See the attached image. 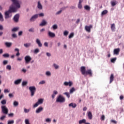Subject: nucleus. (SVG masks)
<instances>
[{
  "label": "nucleus",
  "instance_id": "nucleus-1",
  "mask_svg": "<svg viewBox=\"0 0 124 124\" xmlns=\"http://www.w3.org/2000/svg\"><path fill=\"white\" fill-rule=\"evenodd\" d=\"M17 8V7L15 8L14 7H10V9L8 11L5 12V19H8V18H10V17H11V16H10L9 15L12 12H16Z\"/></svg>",
  "mask_w": 124,
  "mask_h": 124
},
{
  "label": "nucleus",
  "instance_id": "nucleus-2",
  "mask_svg": "<svg viewBox=\"0 0 124 124\" xmlns=\"http://www.w3.org/2000/svg\"><path fill=\"white\" fill-rule=\"evenodd\" d=\"M56 101V102H59V103H63L65 102V98L62 95H59L57 97Z\"/></svg>",
  "mask_w": 124,
  "mask_h": 124
},
{
  "label": "nucleus",
  "instance_id": "nucleus-3",
  "mask_svg": "<svg viewBox=\"0 0 124 124\" xmlns=\"http://www.w3.org/2000/svg\"><path fill=\"white\" fill-rule=\"evenodd\" d=\"M29 90L31 93V96H33V95H34L35 92H36V88L35 87V86H30L29 88Z\"/></svg>",
  "mask_w": 124,
  "mask_h": 124
},
{
  "label": "nucleus",
  "instance_id": "nucleus-4",
  "mask_svg": "<svg viewBox=\"0 0 124 124\" xmlns=\"http://www.w3.org/2000/svg\"><path fill=\"white\" fill-rule=\"evenodd\" d=\"M13 4L16 7V8H21V5L20 4V3H19V0H11Z\"/></svg>",
  "mask_w": 124,
  "mask_h": 124
},
{
  "label": "nucleus",
  "instance_id": "nucleus-5",
  "mask_svg": "<svg viewBox=\"0 0 124 124\" xmlns=\"http://www.w3.org/2000/svg\"><path fill=\"white\" fill-rule=\"evenodd\" d=\"M1 108L2 109V112L3 114H8V108H6V106H3L1 107Z\"/></svg>",
  "mask_w": 124,
  "mask_h": 124
},
{
  "label": "nucleus",
  "instance_id": "nucleus-6",
  "mask_svg": "<svg viewBox=\"0 0 124 124\" xmlns=\"http://www.w3.org/2000/svg\"><path fill=\"white\" fill-rule=\"evenodd\" d=\"M24 60L25 61V63H29V62L31 61V57L29 55H27L25 57Z\"/></svg>",
  "mask_w": 124,
  "mask_h": 124
},
{
  "label": "nucleus",
  "instance_id": "nucleus-7",
  "mask_svg": "<svg viewBox=\"0 0 124 124\" xmlns=\"http://www.w3.org/2000/svg\"><path fill=\"white\" fill-rule=\"evenodd\" d=\"M47 35H48V36H49V37H50L51 38H54V37L56 36V34H55V33L50 31H48Z\"/></svg>",
  "mask_w": 124,
  "mask_h": 124
},
{
  "label": "nucleus",
  "instance_id": "nucleus-8",
  "mask_svg": "<svg viewBox=\"0 0 124 124\" xmlns=\"http://www.w3.org/2000/svg\"><path fill=\"white\" fill-rule=\"evenodd\" d=\"M38 18V15L35 14L32 16L30 18L31 22H34Z\"/></svg>",
  "mask_w": 124,
  "mask_h": 124
},
{
  "label": "nucleus",
  "instance_id": "nucleus-9",
  "mask_svg": "<svg viewBox=\"0 0 124 124\" xmlns=\"http://www.w3.org/2000/svg\"><path fill=\"white\" fill-rule=\"evenodd\" d=\"M37 8L39 10H42V9H43V6L42 5V4H41V2L39 0L37 2Z\"/></svg>",
  "mask_w": 124,
  "mask_h": 124
},
{
  "label": "nucleus",
  "instance_id": "nucleus-10",
  "mask_svg": "<svg viewBox=\"0 0 124 124\" xmlns=\"http://www.w3.org/2000/svg\"><path fill=\"white\" fill-rule=\"evenodd\" d=\"M66 8H67V7H62L59 11L56 13L55 15H60V14H62V12L63 10H65V9Z\"/></svg>",
  "mask_w": 124,
  "mask_h": 124
},
{
  "label": "nucleus",
  "instance_id": "nucleus-11",
  "mask_svg": "<svg viewBox=\"0 0 124 124\" xmlns=\"http://www.w3.org/2000/svg\"><path fill=\"white\" fill-rule=\"evenodd\" d=\"M63 85L64 86H69V87H71V86L73 85V83L71 81H69V82L65 81L63 83Z\"/></svg>",
  "mask_w": 124,
  "mask_h": 124
},
{
  "label": "nucleus",
  "instance_id": "nucleus-12",
  "mask_svg": "<svg viewBox=\"0 0 124 124\" xmlns=\"http://www.w3.org/2000/svg\"><path fill=\"white\" fill-rule=\"evenodd\" d=\"M91 29H93V25L86 26L85 27V30L88 32H90L91 31Z\"/></svg>",
  "mask_w": 124,
  "mask_h": 124
},
{
  "label": "nucleus",
  "instance_id": "nucleus-13",
  "mask_svg": "<svg viewBox=\"0 0 124 124\" xmlns=\"http://www.w3.org/2000/svg\"><path fill=\"white\" fill-rule=\"evenodd\" d=\"M19 17L20 16L19 15V14H16L14 17V21L16 23H18V22L19 21Z\"/></svg>",
  "mask_w": 124,
  "mask_h": 124
},
{
  "label": "nucleus",
  "instance_id": "nucleus-14",
  "mask_svg": "<svg viewBox=\"0 0 124 124\" xmlns=\"http://www.w3.org/2000/svg\"><path fill=\"white\" fill-rule=\"evenodd\" d=\"M36 43L37 44L38 47H42V43H41V41H40V39L37 38L36 39Z\"/></svg>",
  "mask_w": 124,
  "mask_h": 124
},
{
  "label": "nucleus",
  "instance_id": "nucleus-15",
  "mask_svg": "<svg viewBox=\"0 0 124 124\" xmlns=\"http://www.w3.org/2000/svg\"><path fill=\"white\" fill-rule=\"evenodd\" d=\"M42 111H43V108L42 107H40L36 109L35 110V113L36 114H39V113H41V112H42Z\"/></svg>",
  "mask_w": 124,
  "mask_h": 124
},
{
  "label": "nucleus",
  "instance_id": "nucleus-16",
  "mask_svg": "<svg viewBox=\"0 0 124 124\" xmlns=\"http://www.w3.org/2000/svg\"><path fill=\"white\" fill-rule=\"evenodd\" d=\"M80 70L83 75H86V67L85 66H81L80 68Z\"/></svg>",
  "mask_w": 124,
  "mask_h": 124
},
{
  "label": "nucleus",
  "instance_id": "nucleus-17",
  "mask_svg": "<svg viewBox=\"0 0 124 124\" xmlns=\"http://www.w3.org/2000/svg\"><path fill=\"white\" fill-rule=\"evenodd\" d=\"M22 82V78H19L17 80H16L14 81L15 85H19V84H21V82Z\"/></svg>",
  "mask_w": 124,
  "mask_h": 124
},
{
  "label": "nucleus",
  "instance_id": "nucleus-18",
  "mask_svg": "<svg viewBox=\"0 0 124 124\" xmlns=\"http://www.w3.org/2000/svg\"><path fill=\"white\" fill-rule=\"evenodd\" d=\"M46 25H47V21L45 20H43L42 22L39 24V26L40 27H43V26H46Z\"/></svg>",
  "mask_w": 124,
  "mask_h": 124
},
{
  "label": "nucleus",
  "instance_id": "nucleus-19",
  "mask_svg": "<svg viewBox=\"0 0 124 124\" xmlns=\"http://www.w3.org/2000/svg\"><path fill=\"white\" fill-rule=\"evenodd\" d=\"M87 116L89 120L93 119V114H92V112L91 111H89L88 112H87Z\"/></svg>",
  "mask_w": 124,
  "mask_h": 124
},
{
  "label": "nucleus",
  "instance_id": "nucleus-20",
  "mask_svg": "<svg viewBox=\"0 0 124 124\" xmlns=\"http://www.w3.org/2000/svg\"><path fill=\"white\" fill-rule=\"evenodd\" d=\"M87 74H88L90 76H92V75H93V73L92 72V70L89 69L87 71H85V75H87Z\"/></svg>",
  "mask_w": 124,
  "mask_h": 124
},
{
  "label": "nucleus",
  "instance_id": "nucleus-21",
  "mask_svg": "<svg viewBox=\"0 0 124 124\" xmlns=\"http://www.w3.org/2000/svg\"><path fill=\"white\" fill-rule=\"evenodd\" d=\"M119 53H120V48H116L114 49L113 54L114 55H119Z\"/></svg>",
  "mask_w": 124,
  "mask_h": 124
},
{
  "label": "nucleus",
  "instance_id": "nucleus-22",
  "mask_svg": "<svg viewBox=\"0 0 124 124\" xmlns=\"http://www.w3.org/2000/svg\"><path fill=\"white\" fill-rule=\"evenodd\" d=\"M110 3L111 4V6H115V5L118 3V1L116 0H113L110 1Z\"/></svg>",
  "mask_w": 124,
  "mask_h": 124
},
{
  "label": "nucleus",
  "instance_id": "nucleus-23",
  "mask_svg": "<svg viewBox=\"0 0 124 124\" xmlns=\"http://www.w3.org/2000/svg\"><path fill=\"white\" fill-rule=\"evenodd\" d=\"M44 101V99L43 98H41V99H39L38 100V101L37 102V103L39 104V105H40L41 104H43V102Z\"/></svg>",
  "mask_w": 124,
  "mask_h": 124
},
{
  "label": "nucleus",
  "instance_id": "nucleus-24",
  "mask_svg": "<svg viewBox=\"0 0 124 124\" xmlns=\"http://www.w3.org/2000/svg\"><path fill=\"white\" fill-rule=\"evenodd\" d=\"M77 105L74 103H71L69 104V107H72V108H76Z\"/></svg>",
  "mask_w": 124,
  "mask_h": 124
},
{
  "label": "nucleus",
  "instance_id": "nucleus-25",
  "mask_svg": "<svg viewBox=\"0 0 124 124\" xmlns=\"http://www.w3.org/2000/svg\"><path fill=\"white\" fill-rule=\"evenodd\" d=\"M86 123H87V120L85 119L80 120L78 121L79 124H86Z\"/></svg>",
  "mask_w": 124,
  "mask_h": 124
},
{
  "label": "nucleus",
  "instance_id": "nucleus-26",
  "mask_svg": "<svg viewBox=\"0 0 124 124\" xmlns=\"http://www.w3.org/2000/svg\"><path fill=\"white\" fill-rule=\"evenodd\" d=\"M20 50L18 48H16L15 49V51L17 52L16 54V57H19L20 56V52H19Z\"/></svg>",
  "mask_w": 124,
  "mask_h": 124
},
{
  "label": "nucleus",
  "instance_id": "nucleus-27",
  "mask_svg": "<svg viewBox=\"0 0 124 124\" xmlns=\"http://www.w3.org/2000/svg\"><path fill=\"white\" fill-rule=\"evenodd\" d=\"M114 80V75L111 74L110 77V80H109V84H111L112 82Z\"/></svg>",
  "mask_w": 124,
  "mask_h": 124
},
{
  "label": "nucleus",
  "instance_id": "nucleus-28",
  "mask_svg": "<svg viewBox=\"0 0 124 124\" xmlns=\"http://www.w3.org/2000/svg\"><path fill=\"white\" fill-rule=\"evenodd\" d=\"M31 43H28L24 44V46L25 47V48H29V47H31Z\"/></svg>",
  "mask_w": 124,
  "mask_h": 124
},
{
  "label": "nucleus",
  "instance_id": "nucleus-29",
  "mask_svg": "<svg viewBox=\"0 0 124 124\" xmlns=\"http://www.w3.org/2000/svg\"><path fill=\"white\" fill-rule=\"evenodd\" d=\"M111 30L112 31H115L116 30V26H115V24H111Z\"/></svg>",
  "mask_w": 124,
  "mask_h": 124
},
{
  "label": "nucleus",
  "instance_id": "nucleus-30",
  "mask_svg": "<svg viewBox=\"0 0 124 124\" xmlns=\"http://www.w3.org/2000/svg\"><path fill=\"white\" fill-rule=\"evenodd\" d=\"M5 45L7 47H11V45H12V43L6 42L5 43Z\"/></svg>",
  "mask_w": 124,
  "mask_h": 124
},
{
  "label": "nucleus",
  "instance_id": "nucleus-31",
  "mask_svg": "<svg viewBox=\"0 0 124 124\" xmlns=\"http://www.w3.org/2000/svg\"><path fill=\"white\" fill-rule=\"evenodd\" d=\"M107 13H108V11H107V10H105L103 12H102L101 16H104V15H106V14H107Z\"/></svg>",
  "mask_w": 124,
  "mask_h": 124
},
{
  "label": "nucleus",
  "instance_id": "nucleus-32",
  "mask_svg": "<svg viewBox=\"0 0 124 124\" xmlns=\"http://www.w3.org/2000/svg\"><path fill=\"white\" fill-rule=\"evenodd\" d=\"M19 29H20L19 27H15L13 29H12V31H19Z\"/></svg>",
  "mask_w": 124,
  "mask_h": 124
},
{
  "label": "nucleus",
  "instance_id": "nucleus-33",
  "mask_svg": "<svg viewBox=\"0 0 124 124\" xmlns=\"http://www.w3.org/2000/svg\"><path fill=\"white\" fill-rule=\"evenodd\" d=\"M13 105L15 106V107H17V106L19 105V102H18L17 101H15L13 103Z\"/></svg>",
  "mask_w": 124,
  "mask_h": 124
},
{
  "label": "nucleus",
  "instance_id": "nucleus-34",
  "mask_svg": "<svg viewBox=\"0 0 124 124\" xmlns=\"http://www.w3.org/2000/svg\"><path fill=\"white\" fill-rule=\"evenodd\" d=\"M53 67H54V68L55 69H59V68L60 67V66H59V65L56 64V63H53Z\"/></svg>",
  "mask_w": 124,
  "mask_h": 124
},
{
  "label": "nucleus",
  "instance_id": "nucleus-35",
  "mask_svg": "<svg viewBox=\"0 0 124 124\" xmlns=\"http://www.w3.org/2000/svg\"><path fill=\"white\" fill-rule=\"evenodd\" d=\"M63 94H65V95H66L68 98H69V97H70V93L68 92H65L63 93Z\"/></svg>",
  "mask_w": 124,
  "mask_h": 124
},
{
  "label": "nucleus",
  "instance_id": "nucleus-36",
  "mask_svg": "<svg viewBox=\"0 0 124 124\" xmlns=\"http://www.w3.org/2000/svg\"><path fill=\"white\" fill-rule=\"evenodd\" d=\"M3 16H2V14H1V13L0 12V22H3Z\"/></svg>",
  "mask_w": 124,
  "mask_h": 124
},
{
  "label": "nucleus",
  "instance_id": "nucleus-37",
  "mask_svg": "<svg viewBox=\"0 0 124 124\" xmlns=\"http://www.w3.org/2000/svg\"><path fill=\"white\" fill-rule=\"evenodd\" d=\"M28 31H29V32H34V28H33V27L30 28L28 30Z\"/></svg>",
  "mask_w": 124,
  "mask_h": 124
},
{
  "label": "nucleus",
  "instance_id": "nucleus-38",
  "mask_svg": "<svg viewBox=\"0 0 124 124\" xmlns=\"http://www.w3.org/2000/svg\"><path fill=\"white\" fill-rule=\"evenodd\" d=\"M14 124V120H8L7 121V124Z\"/></svg>",
  "mask_w": 124,
  "mask_h": 124
},
{
  "label": "nucleus",
  "instance_id": "nucleus-39",
  "mask_svg": "<svg viewBox=\"0 0 124 124\" xmlns=\"http://www.w3.org/2000/svg\"><path fill=\"white\" fill-rule=\"evenodd\" d=\"M46 76H48V77L51 76V72L49 71H47L46 72Z\"/></svg>",
  "mask_w": 124,
  "mask_h": 124
},
{
  "label": "nucleus",
  "instance_id": "nucleus-40",
  "mask_svg": "<svg viewBox=\"0 0 124 124\" xmlns=\"http://www.w3.org/2000/svg\"><path fill=\"white\" fill-rule=\"evenodd\" d=\"M75 92V88L74 87H72L70 90V93H73Z\"/></svg>",
  "mask_w": 124,
  "mask_h": 124
},
{
  "label": "nucleus",
  "instance_id": "nucleus-41",
  "mask_svg": "<svg viewBox=\"0 0 124 124\" xmlns=\"http://www.w3.org/2000/svg\"><path fill=\"white\" fill-rule=\"evenodd\" d=\"M116 60H117V58L115 57L114 58H112L110 60V62L113 63H115V62H116Z\"/></svg>",
  "mask_w": 124,
  "mask_h": 124
},
{
  "label": "nucleus",
  "instance_id": "nucleus-42",
  "mask_svg": "<svg viewBox=\"0 0 124 124\" xmlns=\"http://www.w3.org/2000/svg\"><path fill=\"white\" fill-rule=\"evenodd\" d=\"M39 53V48H37L34 50V54H38Z\"/></svg>",
  "mask_w": 124,
  "mask_h": 124
},
{
  "label": "nucleus",
  "instance_id": "nucleus-43",
  "mask_svg": "<svg viewBox=\"0 0 124 124\" xmlns=\"http://www.w3.org/2000/svg\"><path fill=\"white\" fill-rule=\"evenodd\" d=\"M68 33H69V32H68V31H65L64 32H63V35L64 36H67V35H68Z\"/></svg>",
  "mask_w": 124,
  "mask_h": 124
},
{
  "label": "nucleus",
  "instance_id": "nucleus-44",
  "mask_svg": "<svg viewBox=\"0 0 124 124\" xmlns=\"http://www.w3.org/2000/svg\"><path fill=\"white\" fill-rule=\"evenodd\" d=\"M45 83H46L45 80H41L39 82L38 85H44Z\"/></svg>",
  "mask_w": 124,
  "mask_h": 124
},
{
  "label": "nucleus",
  "instance_id": "nucleus-45",
  "mask_svg": "<svg viewBox=\"0 0 124 124\" xmlns=\"http://www.w3.org/2000/svg\"><path fill=\"white\" fill-rule=\"evenodd\" d=\"M52 28L53 30H57L58 29V25L57 24H54L52 26Z\"/></svg>",
  "mask_w": 124,
  "mask_h": 124
},
{
  "label": "nucleus",
  "instance_id": "nucleus-46",
  "mask_svg": "<svg viewBox=\"0 0 124 124\" xmlns=\"http://www.w3.org/2000/svg\"><path fill=\"white\" fill-rule=\"evenodd\" d=\"M28 85V81H23L22 83V86L25 87V86H27Z\"/></svg>",
  "mask_w": 124,
  "mask_h": 124
},
{
  "label": "nucleus",
  "instance_id": "nucleus-47",
  "mask_svg": "<svg viewBox=\"0 0 124 124\" xmlns=\"http://www.w3.org/2000/svg\"><path fill=\"white\" fill-rule=\"evenodd\" d=\"M6 68L7 70H11V65H7L6 67Z\"/></svg>",
  "mask_w": 124,
  "mask_h": 124
},
{
  "label": "nucleus",
  "instance_id": "nucleus-48",
  "mask_svg": "<svg viewBox=\"0 0 124 124\" xmlns=\"http://www.w3.org/2000/svg\"><path fill=\"white\" fill-rule=\"evenodd\" d=\"M3 58H9V54L8 53H5L3 54Z\"/></svg>",
  "mask_w": 124,
  "mask_h": 124
},
{
  "label": "nucleus",
  "instance_id": "nucleus-49",
  "mask_svg": "<svg viewBox=\"0 0 124 124\" xmlns=\"http://www.w3.org/2000/svg\"><path fill=\"white\" fill-rule=\"evenodd\" d=\"M37 15H38V17L39 16V17H44V13H41L40 14H37Z\"/></svg>",
  "mask_w": 124,
  "mask_h": 124
},
{
  "label": "nucleus",
  "instance_id": "nucleus-50",
  "mask_svg": "<svg viewBox=\"0 0 124 124\" xmlns=\"http://www.w3.org/2000/svg\"><path fill=\"white\" fill-rule=\"evenodd\" d=\"M85 9H86V10H89L90 11L91 10V7L89 6L88 5H86L84 7Z\"/></svg>",
  "mask_w": 124,
  "mask_h": 124
},
{
  "label": "nucleus",
  "instance_id": "nucleus-51",
  "mask_svg": "<svg viewBox=\"0 0 124 124\" xmlns=\"http://www.w3.org/2000/svg\"><path fill=\"white\" fill-rule=\"evenodd\" d=\"M39 105V104L37 102L36 103L34 104V105H33V108H36V107H38Z\"/></svg>",
  "mask_w": 124,
  "mask_h": 124
},
{
  "label": "nucleus",
  "instance_id": "nucleus-52",
  "mask_svg": "<svg viewBox=\"0 0 124 124\" xmlns=\"http://www.w3.org/2000/svg\"><path fill=\"white\" fill-rule=\"evenodd\" d=\"M7 63H8V61H7V60H4L3 61V65H6V64H7Z\"/></svg>",
  "mask_w": 124,
  "mask_h": 124
},
{
  "label": "nucleus",
  "instance_id": "nucleus-53",
  "mask_svg": "<svg viewBox=\"0 0 124 124\" xmlns=\"http://www.w3.org/2000/svg\"><path fill=\"white\" fill-rule=\"evenodd\" d=\"M24 113H29L30 112V111H31V109H27L26 108H25L24 109Z\"/></svg>",
  "mask_w": 124,
  "mask_h": 124
},
{
  "label": "nucleus",
  "instance_id": "nucleus-54",
  "mask_svg": "<svg viewBox=\"0 0 124 124\" xmlns=\"http://www.w3.org/2000/svg\"><path fill=\"white\" fill-rule=\"evenodd\" d=\"M73 36H74V33L72 32L69 35V38H72V37H73Z\"/></svg>",
  "mask_w": 124,
  "mask_h": 124
},
{
  "label": "nucleus",
  "instance_id": "nucleus-55",
  "mask_svg": "<svg viewBox=\"0 0 124 124\" xmlns=\"http://www.w3.org/2000/svg\"><path fill=\"white\" fill-rule=\"evenodd\" d=\"M10 92V91L9 90H8V89H5L4 90V93H9Z\"/></svg>",
  "mask_w": 124,
  "mask_h": 124
},
{
  "label": "nucleus",
  "instance_id": "nucleus-56",
  "mask_svg": "<svg viewBox=\"0 0 124 124\" xmlns=\"http://www.w3.org/2000/svg\"><path fill=\"white\" fill-rule=\"evenodd\" d=\"M25 124H31V123H30V120L29 119H25Z\"/></svg>",
  "mask_w": 124,
  "mask_h": 124
},
{
  "label": "nucleus",
  "instance_id": "nucleus-57",
  "mask_svg": "<svg viewBox=\"0 0 124 124\" xmlns=\"http://www.w3.org/2000/svg\"><path fill=\"white\" fill-rule=\"evenodd\" d=\"M1 104H3V105L6 104V100H2L1 101Z\"/></svg>",
  "mask_w": 124,
  "mask_h": 124
},
{
  "label": "nucleus",
  "instance_id": "nucleus-58",
  "mask_svg": "<svg viewBox=\"0 0 124 124\" xmlns=\"http://www.w3.org/2000/svg\"><path fill=\"white\" fill-rule=\"evenodd\" d=\"M51 120L50 118H47L46 119V123H51Z\"/></svg>",
  "mask_w": 124,
  "mask_h": 124
},
{
  "label": "nucleus",
  "instance_id": "nucleus-59",
  "mask_svg": "<svg viewBox=\"0 0 124 124\" xmlns=\"http://www.w3.org/2000/svg\"><path fill=\"white\" fill-rule=\"evenodd\" d=\"M6 117V116L5 115H3L0 118V120H1V121H3V120L5 119Z\"/></svg>",
  "mask_w": 124,
  "mask_h": 124
},
{
  "label": "nucleus",
  "instance_id": "nucleus-60",
  "mask_svg": "<svg viewBox=\"0 0 124 124\" xmlns=\"http://www.w3.org/2000/svg\"><path fill=\"white\" fill-rule=\"evenodd\" d=\"M78 7L79 9H82V4L78 3Z\"/></svg>",
  "mask_w": 124,
  "mask_h": 124
},
{
  "label": "nucleus",
  "instance_id": "nucleus-61",
  "mask_svg": "<svg viewBox=\"0 0 124 124\" xmlns=\"http://www.w3.org/2000/svg\"><path fill=\"white\" fill-rule=\"evenodd\" d=\"M48 42H45L44 43V46H45V47H48Z\"/></svg>",
  "mask_w": 124,
  "mask_h": 124
},
{
  "label": "nucleus",
  "instance_id": "nucleus-62",
  "mask_svg": "<svg viewBox=\"0 0 124 124\" xmlns=\"http://www.w3.org/2000/svg\"><path fill=\"white\" fill-rule=\"evenodd\" d=\"M9 117H14V113H11L8 114Z\"/></svg>",
  "mask_w": 124,
  "mask_h": 124
},
{
  "label": "nucleus",
  "instance_id": "nucleus-63",
  "mask_svg": "<svg viewBox=\"0 0 124 124\" xmlns=\"http://www.w3.org/2000/svg\"><path fill=\"white\" fill-rule=\"evenodd\" d=\"M23 34V31H20L18 32L19 36H21Z\"/></svg>",
  "mask_w": 124,
  "mask_h": 124
},
{
  "label": "nucleus",
  "instance_id": "nucleus-64",
  "mask_svg": "<svg viewBox=\"0 0 124 124\" xmlns=\"http://www.w3.org/2000/svg\"><path fill=\"white\" fill-rule=\"evenodd\" d=\"M46 55L47 57H51V53H50L49 52H46Z\"/></svg>",
  "mask_w": 124,
  "mask_h": 124
}]
</instances>
